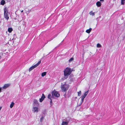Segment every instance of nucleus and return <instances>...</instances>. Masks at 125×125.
I'll return each mask as SVG.
<instances>
[{"mask_svg":"<svg viewBox=\"0 0 125 125\" xmlns=\"http://www.w3.org/2000/svg\"><path fill=\"white\" fill-rule=\"evenodd\" d=\"M73 69L69 67L66 68L63 71L64 75L65 78H66L71 73Z\"/></svg>","mask_w":125,"mask_h":125,"instance_id":"1","label":"nucleus"},{"mask_svg":"<svg viewBox=\"0 0 125 125\" xmlns=\"http://www.w3.org/2000/svg\"><path fill=\"white\" fill-rule=\"evenodd\" d=\"M69 87V85L67 84H65L62 85L61 86V89L62 92H65L66 93Z\"/></svg>","mask_w":125,"mask_h":125,"instance_id":"2","label":"nucleus"},{"mask_svg":"<svg viewBox=\"0 0 125 125\" xmlns=\"http://www.w3.org/2000/svg\"><path fill=\"white\" fill-rule=\"evenodd\" d=\"M9 13L6 7L5 8L4 10V16L5 19L8 20L9 19Z\"/></svg>","mask_w":125,"mask_h":125,"instance_id":"3","label":"nucleus"},{"mask_svg":"<svg viewBox=\"0 0 125 125\" xmlns=\"http://www.w3.org/2000/svg\"><path fill=\"white\" fill-rule=\"evenodd\" d=\"M32 110L34 113H37L39 111V108L37 107L33 106Z\"/></svg>","mask_w":125,"mask_h":125,"instance_id":"4","label":"nucleus"},{"mask_svg":"<svg viewBox=\"0 0 125 125\" xmlns=\"http://www.w3.org/2000/svg\"><path fill=\"white\" fill-rule=\"evenodd\" d=\"M52 95H54L55 97H58L60 96V94L58 92L55 91H53L52 92Z\"/></svg>","mask_w":125,"mask_h":125,"instance_id":"5","label":"nucleus"},{"mask_svg":"<svg viewBox=\"0 0 125 125\" xmlns=\"http://www.w3.org/2000/svg\"><path fill=\"white\" fill-rule=\"evenodd\" d=\"M10 85V84H5L2 87V88L3 89H6L9 87Z\"/></svg>","mask_w":125,"mask_h":125,"instance_id":"6","label":"nucleus"},{"mask_svg":"<svg viewBox=\"0 0 125 125\" xmlns=\"http://www.w3.org/2000/svg\"><path fill=\"white\" fill-rule=\"evenodd\" d=\"M45 96L43 94H42V95L41 98L40 99V101L41 102L43 100L44 98H45Z\"/></svg>","mask_w":125,"mask_h":125,"instance_id":"7","label":"nucleus"},{"mask_svg":"<svg viewBox=\"0 0 125 125\" xmlns=\"http://www.w3.org/2000/svg\"><path fill=\"white\" fill-rule=\"evenodd\" d=\"M35 67H36L34 65L32 66L29 69V71L30 72Z\"/></svg>","mask_w":125,"mask_h":125,"instance_id":"8","label":"nucleus"},{"mask_svg":"<svg viewBox=\"0 0 125 125\" xmlns=\"http://www.w3.org/2000/svg\"><path fill=\"white\" fill-rule=\"evenodd\" d=\"M96 5L97 7H100L101 6V4L100 1H98L96 3Z\"/></svg>","mask_w":125,"mask_h":125,"instance_id":"9","label":"nucleus"},{"mask_svg":"<svg viewBox=\"0 0 125 125\" xmlns=\"http://www.w3.org/2000/svg\"><path fill=\"white\" fill-rule=\"evenodd\" d=\"M89 14L90 15L93 16L95 15V12H94L93 11H92L89 12Z\"/></svg>","mask_w":125,"mask_h":125,"instance_id":"10","label":"nucleus"},{"mask_svg":"<svg viewBox=\"0 0 125 125\" xmlns=\"http://www.w3.org/2000/svg\"><path fill=\"white\" fill-rule=\"evenodd\" d=\"M68 122H67L63 121L62 124V125H67Z\"/></svg>","mask_w":125,"mask_h":125,"instance_id":"11","label":"nucleus"},{"mask_svg":"<svg viewBox=\"0 0 125 125\" xmlns=\"http://www.w3.org/2000/svg\"><path fill=\"white\" fill-rule=\"evenodd\" d=\"M92 30V28H90L89 29L86 30V32L87 33H90Z\"/></svg>","mask_w":125,"mask_h":125,"instance_id":"12","label":"nucleus"},{"mask_svg":"<svg viewBox=\"0 0 125 125\" xmlns=\"http://www.w3.org/2000/svg\"><path fill=\"white\" fill-rule=\"evenodd\" d=\"M88 91L86 92H85L84 94L83 95L84 96H85V97H86V95H87V94H88Z\"/></svg>","mask_w":125,"mask_h":125,"instance_id":"13","label":"nucleus"},{"mask_svg":"<svg viewBox=\"0 0 125 125\" xmlns=\"http://www.w3.org/2000/svg\"><path fill=\"white\" fill-rule=\"evenodd\" d=\"M85 96H83V95H82V96H81V100H82V101H81V104H82V103L83 102V100L84 99V98H85Z\"/></svg>","mask_w":125,"mask_h":125,"instance_id":"14","label":"nucleus"},{"mask_svg":"<svg viewBox=\"0 0 125 125\" xmlns=\"http://www.w3.org/2000/svg\"><path fill=\"white\" fill-rule=\"evenodd\" d=\"M34 103L36 105L38 104V101L36 99H34L33 101Z\"/></svg>","mask_w":125,"mask_h":125,"instance_id":"15","label":"nucleus"},{"mask_svg":"<svg viewBox=\"0 0 125 125\" xmlns=\"http://www.w3.org/2000/svg\"><path fill=\"white\" fill-rule=\"evenodd\" d=\"M41 61H39L36 64H35V66L36 67L37 66H38L39 65V64H40V63H41Z\"/></svg>","mask_w":125,"mask_h":125,"instance_id":"16","label":"nucleus"},{"mask_svg":"<svg viewBox=\"0 0 125 125\" xmlns=\"http://www.w3.org/2000/svg\"><path fill=\"white\" fill-rule=\"evenodd\" d=\"M41 61H39L36 64H35V66L36 67L37 66H38L39 65V64H40V63H41Z\"/></svg>","mask_w":125,"mask_h":125,"instance_id":"17","label":"nucleus"},{"mask_svg":"<svg viewBox=\"0 0 125 125\" xmlns=\"http://www.w3.org/2000/svg\"><path fill=\"white\" fill-rule=\"evenodd\" d=\"M46 72H44L42 73L41 74V76L42 77H44L46 75Z\"/></svg>","mask_w":125,"mask_h":125,"instance_id":"18","label":"nucleus"},{"mask_svg":"<svg viewBox=\"0 0 125 125\" xmlns=\"http://www.w3.org/2000/svg\"><path fill=\"white\" fill-rule=\"evenodd\" d=\"M5 1L4 0H2L1 1L0 3L1 5H4L5 3Z\"/></svg>","mask_w":125,"mask_h":125,"instance_id":"19","label":"nucleus"},{"mask_svg":"<svg viewBox=\"0 0 125 125\" xmlns=\"http://www.w3.org/2000/svg\"><path fill=\"white\" fill-rule=\"evenodd\" d=\"M14 104V103L13 102H12L10 105V108H12L13 107Z\"/></svg>","mask_w":125,"mask_h":125,"instance_id":"20","label":"nucleus"},{"mask_svg":"<svg viewBox=\"0 0 125 125\" xmlns=\"http://www.w3.org/2000/svg\"><path fill=\"white\" fill-rule=\"evenodd\" d=\"M12 31V29L11 28H9L8 29V31L9 32H11Z\"/></svg>","mask_w":125,"mask_h":125,"instance_id":"21","label":"nucleus"},{"mask_svg":"<svg viewBox=\"0 0 125 125\" xmlns=\"http://www.w3.org/2000/svg\"><path fill=\"white\" fill-rule=\"evenodd\" d=\"M74 60V58L73 57H72L71 58L69 61V62H72V61H73Z\"/></svg>","mask_w":125,"mask_h":125,"instance_id":"22","label":"nucleus"},{"mask_svg":"<svg viewBox=\"0 0 125 125\" xmlns=\"http://www.w3.org/2000/svg\"><path fill=\"white\" fill-rule=\"evenodd\" d=\"M81 91H80L78 92V95L79 96H80L81 95Z\"/></svg>","mask_w":125,"mask_h":125,"instance_id":"23","label":"nucleus"},{"mask_svg":"<svg viewBox=\"0 0 125 125\" xmlns=\"http://www.w3.org/2000/svg\"><path fill=\"white\" fill-rule=\"evenodd\" d=\"M97 47L98 48H100L101 47V45L100 44L98 43L97 45Z\"/></svg>","mask_w":125,"mask_h":125,"instance_id":"24","label":"nucleus"},{"mask_svg":"<svg viewBox=\"0 0 125 125\" xmlns=\"http://www.w3.org/2000/svg\"><path fill=\"white\" fill-rule=\"evenodd\" d=\"M125 1V0H121V4L122 5H124L125 4L124 1Z\"/></svg>","mask_w":125,"mask_h":125,"instance_id":"25","label":"nucleus"},{"mask_svg":"<svg viewBox=\"0 0 125 125\" xmlns=\"http://www.w3.org/2000/svg\"><path fill=\"white\" fill-rule=\"evenodd\" d=\"M51 94H49L48 95V98H49V99H51Z\"/></svg>","mask_w":125,"mask_h":125,"instance_id":"26","label":"nucleus"},{"mask_svg":"<svg viewBox=\"0 0 125 125\" xmlns=\"http://www.w3.org/2000/svg\"><path fill=\"white\" fill-rule=\"evenodd\" d=\"M44 119V117L43 116H42L40 118V121L41 122H42Z\"/></svg>","mask_w":125,"mask_h":125,"instance_id":"27","label":"nucleus"},{"mask_svg":"<svg viewBox=\"0 0 125 125\" xmlns=\"http://www.w3.org/2000/svg\"><path fill=\"white\" fill-rule=\"evenodd\" d=\"M2 88H1V87H0V93L1 92V91Z\"/></svg>","mask_w":125,"mask_h":125,"instance_id":"28","label":"nucleus"},{"mask_svg":"<svg viewBox=\"0 0 125 125\" xmlns=\"http://www.w3.org/2000/svg\"><path fill=\"white\" fill-rule=\"evenodd\" d=\"M104 0H100L101 1H102V2H103L104 1Z\"/></svg>","mask_w":125,"mask_h":125,"instance_id":"29","label":"nucleus"},{"mask_svg":"<svg viewBox=\"0 0 125 125\" xmlns=\"http://www.w3.org/2000/svg\"><path fill=\"white\" fill-rule=\"evenodd\" d=\"M51 99L50 103H52V100H51V99Z\"/></svg>","mask_w":125,"mask_h":125,"instance_id":"30","label":"nucleus"},{"mask_svg":"<svg viewBox=\"0 0 125 125\" xmlns=\"http://www.w3.org/2000/svg\"><path fill=\"white\" fill-rule=\"evenodd\" d=\"M26 13H27V14H28L29 13V12H26Z\"/></svg>","mask_w":125,"mask_h":125,"instance_id":"31","label":"nucleus"},{"mask_svg":"<svg viewBox=\"0 0 125 125\" xmlns=\"http://www.w3.org/2000/svg\"><path fill=\"white\" fill-rule=\"evenodd\" d=\"M1 108H2V107H0V110H1Z\"/></svg>","mask_w":125,"mask_h":125,"instance_id":"32","label":"nucleus"},{"mask_svg":"<svg viewBox=\"0 0 125 125\" xmlns=\"http://www.w3.org/2000/svg\"><path fill=\"white\" fill-rule=\"evenodd\" d=\"M23 10H22L21 11V12H23Z\"/></svg>","mask_w":125,"mask_h":125,"instance_id":"33","label":"nucleus"},{"mask_svg":"<svg viewBox=\"0 0 125 125\" xmlns=\"http://www.w3.org/2000/svg\"><path fill=\"white\" fill-rule=\"evenodd\" d=\"M30 11H29V12H30Z\"/></svg>","mask_w":125,"mask_h":125,"instance_id":"34","label":"nucleus"},{"mask_svg":"<svg viewBox=\"0 0 125 125\" xmlns=\"http://www.w3.org/2000/svg\"><path fill=\"white\" fill-rule=\"evenodd\" d=\"M30 11H29V12H30Z\"/></svg>","mask_w":125,"mask_h":125,"instance_id":"35","label":"nucleus"}]
</instances>
